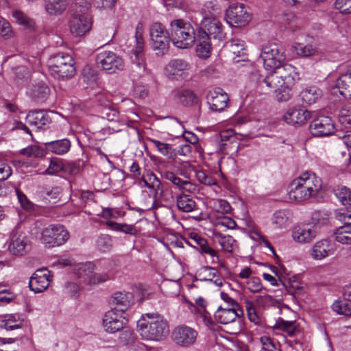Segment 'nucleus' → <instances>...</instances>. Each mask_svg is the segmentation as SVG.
Here are the masks:
<instances>
[{"instance_id":"f257e3e1","label":"nucleus","mask_w":351,"mask_h":351,"mask_svg":"<svg viewBox=\"0 0 351 351\" xmlns=\"http://www.w3.org/2000/svg\"><path fill=\"white\" fill-rule=\"evenodd\" d=\"M267 75L255 70L250 73V80L254 83L256 91L261 94L274 92L279 102L287 101L291 97V86L295 82V68L290 64L274 67Z\"/></svg>"},{"instance_id":"c03bdc74","label":"nucleus","mask_w":351,"mask_h":351,"mask_svg":"<svg viewBox=\"0 0 351 351\" xmlns=\"http://www.w3.org/2000/svg\"><path fill=\"white\" fill-rule=\"evenodd\" d=\"M146 177L147 181L149 182L151 189L155 191L154 197H157L158 195H162L163 193V188L160 179L157 178L154 173L149 171L146 174Z\"/></svg>"},{"instance_id":"774afa93","label":"nucleus","mask_w":351,"mask_h":351,"mask_svg":"<svg viewBox=\"0 0 351 351\" xmlns=\"http://www.w3.org/2000/svg\"><path fill=\"white\" fill-rule=\"evenodd\" d=\"M202 10L205 15L208 14L209 16H216V14L219 12L217 5L212 1L206 2Z\"/></svg>"},{"instance_id":"39448f33","label":"nucleus","mask_w":351,"mask_h":351,"mask_svg":"<svg viewBox=\"0 0 351 351\" xmlns=\"http://www.w3.org/2000/svg\"><path fill=\"white\" fill-rule=\"evenodd\" d=\"M48 66L51 74L59 80L71 79L76 73L73 58L64 52L52 55L48 60Z\"/></svg>"},{"instance_id":"2eb2a0df","label":"nucleus","mask_w":351,"mask_h":351,"mask_svg":"<svg viewBox=\"0 0 351 351\" xmlns=\"http://www.w3.org/2000/svg\"><path fill=\"white\" fill-rule=\"evenodd\" d=\"M317 234V227L311 224L295 226L292 233L293 239L299 243H310L315 239Z\"/></svg>"},{"instance_id":"4be33fe9","label":"nucleus","mask_w":351,"mask_h":351,"mask_svg":"<svg viewBox=\"0 0 351 351\" xmlns=\"http://www.w3.org/2000/svg\"><path fill=\"white\" fill-rule=\"evenodd\" d=\"M290 199L298 202H302L315 197L304 184L298 180L295 179L291 184V190L289 193Z\"/></svg>"},{"instance_id":"0eeeda50","label":"nucleus","mask_w":351,"mask_h":351,"mask_svg":"<svg viewBox=\"0 0 351 351\" xmlns=\"http://www.w3.org/2000/svg\"><path fill=\"white\" fill-rule=\"evenodd\" d=\"M226 19L231 26H245L251 20L250 9L243 3H233L226 10Z\"/></svg>"},{"instance_id":"bf43d9fd","label":"nucleus","mask_w":351,"mask_h":351,"mask_svg":"<svg viewBox=\"0 0 351 351\" xmlns=\"http://www.w3.org/2000/svg\"><path fill=\"white\" fill-rule=\"evenodd\" d=\"M119 339L121 342L124 344H130L135 342L136 340V335L133 330L125 329L120 334Z\"/></svg>"},{"instance_id":"5701e85b","label":"nucleus","mask_w":351,"mask_h":351,"mask_svg":"<svg viewBox=\"0 0 351 351\" xmlns=\"http://www.w3.org/2000/svg\"><path fill=\"white\" fill-rule=\"evenodd\" d=\"M210 97L208 98V103L213 111H221L228 105L229 97L225 92L220 88L210 93Z\"/></svg>"},{"instance_id":"7c9ffc66","label":"nucleus","mask_w":351,"mask_h":351,"mask_svg":"<svg viewBox=\"0 0 351 351\" xmlns=\"http://www.w3.org/2000/svg\"><path fill=\"white\" fill-rule=\"evenodd\" d=\"M69 5V0H45V8L51 15H60Z\"/></svg>"},{"instance_id":"b1692460","label":"nucleus","mask_w":351,"mask_h":351,"mask_svg":"<svg viewBox=\"0 0 351 351\" xmlns=\"http://www.w3.org/2000/svg\"><path fill=\"white\" fill-rule=\"evenodd\" d=\"M27 245V239L19 230H15L12 233V241L9 245V250L14 255H22L25 252Z\"/></svg>"},{"instance_id":"680f3d73","label":"nucleus","mask_w":351,"mask_h":351,"mask_svg":"<svg viewBox=\"0 0 351 351\" xmlns=\"http://www.w3.org/2000/svg\"><path fill=\"white\" fill-rule=\"evenodd\" d=\"M64 165L58 160V158H53L51 160L50 165L49 167L46 169L45 172L47 174H54L60 171L61 170H64Z\"/></svg>"},{"instance_id":"f704fd0d","label":"nucleus","mask_w":351,"mask_h":351,"mask_svg":"<svg viewBox=\"0 0 351 351\" xmlns=\"http://www.w3.org/2000/svg\"><path fill=\"white\" fill-rule=\"evenodd\" d=\"M336 86L344 97H351V73L342 74L337 80Z\"/></svg>"},{"instance_id":"c756f323","label":"nucleus","mask_w":351,"mask_h":351,"mask_svg":"<svg viewBox=\"0 0 351 351\" xmlns=\"http://www.w3.org/2000/svg\"><path fill=\"white\" fill-rule=\"evenodd\" d=\"M130 70L133 77H142L146 73V64L141 53L134 51Z\"/></svg>"},{"instance_id":"aec40b11","label":"nucleus","mask_w":351,"mask_h":351,"mask_svg":"<svg viewBox=\"0 0 351 351\" xmlns=\"http://www.w3.org/2000/svg\"><path fill=\"white\" fill-rule=\"evenodd\" d=\"M302 184H304L309 191L317 197L322 188V181L321 178L317 177L314 173L304 172L298 178Z\"/></svg>"},{"instance_id":"72a5a7b5","label":"nucleus","mask_w":351,"mask_h":351,"mask_svg":"<svg viewBox=\"0 0 351 351\" xmlns=\"http://www.w3.org/2000/svg\"><path fill=\"white\" fill-rule=\"evenodd\" d=\"M320 95L321 90L315 86L305 88L300 95L303 105L306 106L314 104Z\"/></svg>"},{"instance_id":"052dcab7","label":"nucleus","mask_w":351,"mask_h":351,"mask_svg":"<svg viewBox=\"0 0 351 351\" xmlns=\"http://www.w3.org/2000/svg\"><path fill=\"white\" fill-rule=\"evenodd\" d=\"M196 177L198 181L203 184L208 186L217 184L216 179L213 176L206 174L204 171L197 172Z\"/></svg>"},{"instance_id":"5fc2aeb1","label":"nucleus","mask_w":351,"mask_h":351,"mask_svg":"<svg viewBox=\"0 0 351 351\" xmlns=\"http://www.w3.org/2000/svg\"><path fill=\"white\" fill-rule=\"evenodd\" d=\"M335 218L341 223V226L351 225V210H339L335 211Z\"/></svg>"},{"instance_id":"09e8293b","label":"nucleus","mask_w":351,"mask_h":351,"mask_svg":"<svg viewBox=\"0 0 351 351\" xmlns=\"http://www.w3.org/2000/svg\"><path fill=\"white\" fill-rule=\"evenodd\" d=\"M82 76L84 82L91 84L97 82V72L91 66L86 65L82 69Z\"/></svg>"},{"instance_id":"49530a36","label":"nucleus","mask_w":351,"mask_h":351,"mask_svg":"<svg viewBox=\"0 0 351 351\" xmlns=\"http://www.w3.org/2000/svg\"><path fill=\"white\" fill-rule=\"evenodd\" d=\"M339 122L345 129H348V126L351 127V106H344L340 110Z\"/></svg>"},{"instance_id":"4d7b16f0","label":"nucleus","mask_w":351,"mask_h":351,"mask_svg":"<svg viewBox=\"0 0 351 351\" xmlns=\"http://www.w3.org/2000/svg\"><path fill=\"white\" fill-rule=\"evenodd\" d=\"M135 38L136 46L134 51L142 53L144 48V40L143 38V25L141 23H138L136 27Z\"/></svg>"},{"instance_id":"603ef678","label":"nucleus","mask_w":351,"mask_h":351,"mask_svg":"<svg viewBox=\"0 0 351 351\" xmlns=\"http://www.w3.org/2000/svg\"><path fill=\"white\" fill-rule=\"evenodd\" d=\"M0 35L5 39H9L14 36L10 23L2 17H0Z\"/></svg>"},{"instance_id":"2f4dec72","label":"nucleus","mask_w":351,"mask_h":351,"mask_svg":"<svg viewBox=\"0 0 351 351\" xmlns=\"http://www.w3.org/2000/svg\"><path fill=\"white\" fill-rule=\"evenodd\" d=\"M45 145L47 150L58 155L66 153L71 147L70 141L66 138L45 143Z\"/></svg>"},{"instance_id":"1a4fd4ad","label":"nucleus","mask_w":351,"mask_h":351,"mask_svg":"<svg viewBox=\"0 0 351 351\" xmlns=\"http://www.w3.org/2000/svg\"><path fill=\"white\" fill-rule=\"evenodd\" d=\"M261 57L265 66L269 68L282 66L285 59L284 51L274 43H269L263 47Z\"/></svg>"},{"instance_id":"13d9d810","label":"nucleus","mask_w":351,"mask_h":351,"mask_svg":"<svg viewBox=\"0 0 351 351\" xmlns=\"http://www.w3.org/2000/svg\"><path fill=\"white\" fill-rule=\"evenodd\" d=\"M90 7V4L87 0H75L74 12L73 14H88L87 11Z\"/></svg>"},{"instance_id":"20e7f679","label":"nucleus","mask_w":351,"mask_h":351,"mask_svg":"<svg viewBox=\"0 0 351 351\" xmlns=\"http://www.w3.org/2000/svg\"><path fill=\"white\" fill-rule=\"evenodd\" d=\"M173 44L180 49H187L197 41V36L191 24L182 19H174L169 25Z\"/></svg>"},{"instance_id":"473e14b6","label":"nucleus","mask_w":351,"mask_h":351,"mask_svg":"<svg viewBox=\"0 0 351 351\" xmlns=\"http://www.w3.org/2000/svg\"><path fill=\"white\" fill-rule=\"evenodd\" d=\"M12 16L16 22L29 32H33L36 28L35 21L29 17L26 14L20 10H15L12 12Z\"/></svg>"},{"instance_id":"de8ad7c7","label":"nucleus","mask_w":351,"mask_h":351,"mask_svg":"<svg viewBox=\"0 0 351 351\" xmlns=\"http://www.w3.org/2000/svg\"><path fill=\"white\" fill-rule=\"evenodd\" d=\"M164 178L167 180H169L174 185L184 189H186L188 186H192V184L190 182L182 180L171 171H165L164 173Z\"/></svg>"},{"instance_id":"69168bd1","label":"nucleus","mask_w":351,"mask_h":351,"mask_svg":"<svg viewBox=\"0 0 351 351\" xmlns=\"http://www.w3.org/2000/svg\"><path fill=\"white\" fill-rule=\"evenodd\" d=\"M14 73L17 80H27L30 77V72L25 66L21 65L15 67Z\"/></svg>"},{"instance_id":"cd10ccee","label":"nucleus","mask_w":351,"mask_h":351,"mask_svg":"<svg viewBox=\"0 0 351 351\" xmlns=\"http://www.w3.org/2000/svg\"><path fill=\"white\" fill-rule=\"evenodd\" d=\"M175 100L184 106H191L197 103V97L193 90L186 88L177 89L174 92Z\"/></svg>"},{"instance_id":"ea45409f","label":"nucleus","mask_w":351,"mask_h":351,"mask_svg":"<svg viewBox=\"0 0 351 351\" xmlns=\"http://www.w3.org/2000/svg\"><path fill=\"white\" fill-rule=\"evenodd\" d=\"M149 141L154 145L162 155L169 159H176V149H173L171 145L153 138Z\"/></svg>"},{"instance_id":"4468645a","label":"nucleus","mask_w":351,"mask_h":351,"mask_svg":"<svg viewBox=\"0 0 351 351\" xmlns=\"http://www.w3.org/2000/svg\"><path fill=\"white\" fill-rule=\"evenodd\" d=\"M26 121L38 130H46L51 123L49 112L43 110H32L26 116Z\"/></svg>"},{"instance_id":"6ab92c4d","label":"nucleus","mask_w":351,"mask_h":351,"mask_svg":"<svg viewBox=\"0 0 351 351\" xmlns=\"http://www.w3.org/2000/svg\"><path fill=\"white\" fill-rule=\"evenodd\" d=\"M243 314V311L241 307L223 308L219 306L215 313V318L221 324H228L234 322L237 317L242 316Z\"/></svg>"},{"instance_id":"a18cd8bd","label":"nucleus","mask_w":351,"mask_h":351,"mask_svg":"<svg viewBox=\"0 0 351 351\" xmlns=\"http://www.w3.org/2000/svg\"><path fill=\"white\" fill-rule=\"evenodd\" d=\"M339 201L343 206H351V189L346 186L339 187L335 192Z\"/></svg>"},{"instance_id":"4c0bfd02","label":"nucleus","mask_w":351,"mask_h":351,"mask_svg":"<svg viewBox=\"0 0 351 351\" xmlns=\"http://www.w3.org/2000/svg\"><path fill=\"white\" fill-rule=\"evenodd\" d=\"M178 208L184 213H189L197 209L195 200L189 195H181L177 197Z\"/></svg>"},{"instance_id":"6e6552de","label":"nucleus","mask_w":351,"mask_h":351,"mask_svg":"<svg viewBox=\"0 0 351 351\" xmlns=\"http://www.w3.org/2000/svg\"><path fill=\"white\" fill-rule=\"evenodd\" d=\"M96 63L102 70L109 73H116L124 68L121 57L110 51H102L96 57Z\"/></svg>"},{"instance_id":"58836bf2","label":"nucleus","mask_w":351,"mask_h":351,"mask_svg":"<svg viewBox=\"0 0 351 351\" xmlns=\"http://www.w3.org/2000/svg\"><path fill=\"white\" fill-rule=\"evenodd\" d=\"M189 64L184 60L175 59L171 60L165 67V71L168 75H177L179 73L187 70Z\"/></svg>"},{"instance_id":"79ce46f5","label":"nucleus","mask_w":351,"mask_h":351,"mask_svg":"<svg viewBox=\"0 0 351 351\" xmlns=\"http://www.w3.org/2000/svg\"><path fill=\"white\" fill-rule=\"evenodd\" d=\"M106 224L113 230L120 231L130 235H136L138 233V230L134 225L119 223L113 221H108L106 222Z\"/></svg>"},{"instance_id":"c85d7f7f","label":"nucleus","mask_w":351,"mask_h":351,"mask_svg":"<svg viewBox=\"0 0 351 351\" xmlns=\"http://www.w3.org/2000/svg\"><path fill=\"white\" fill-rule=\"evenodd\" d=\"M49 88L44 82H38L32 84L29 90V95L33 100L37 103L44 102L49 95Z\"/></svg>"},{"instance_id":"864d4df0","label":"nucleus","mask_w":351,"mask_h":351,"mask_svg":"<svg viewBox=\"0 0 351 351\" xmlns=\"http://www.w3.org/2000/svg\"><path fill=\"white\" fill-rule=\"evenodd\" d=\"M168 32H169V29L167 30L165 25L159 22L152 23L149 28L150 38L158 37L162 35V33Z\"/></svg>"},{"instance_id":"7ed1b4c3","label":"nucleus","mask_w":351,"mask_h":351,"mask_svg":"<svg viewBox=\"0 0 351 351\" xmlns=\"http://www.w3.org/2000/svg\"><path fill=\"white\" fill-rule=\"evenodd\" d=\"M140 335L145 339L160 341L169 332L167 322L158 313H145L137 322Z\"/></svg>"},{"instance_id":"a19ab883","label":"nucleus","mask_w":351,"mask_h":351,"mask_svg":"<svg viewBox=\"0 0 351 351\" xmlns=\"http://www.w3.org/2000/svg\"><path fill=\"white\" fill-rule=\"evenodd\" d=\"M329 245L326 241L317 242L312 250V256L315 259L320 260L328 256Z\"/></svg>"},{"instance_id":"dca6fc26","label":"nucleus","mask_w":351,"mask_h":351,"mask_svg":"<svg viewBox=\"0 0 351 351\" xmlns=\"http://www.w3.org/2000/svg\"><path fill=\"white\" fill-rule=\"evenodd\" d=\"M134 295L130 292L119 291L114 293L110 300L111 306H114V309L124 313L134 304Z\"/></svg>"},{"instance_id":"9b49d317","label":"nucleus","mask_w":351,"mask_h":351,"mask_svg":"<svg viewBox=\"0 0 351 351\" xmlns=\"http://www.w3.org/2000/svg\"><path fill=\"white\" fill-rule=\"evenodd\" d=\"M197 332L193 328L182 325L175 328L172 333L173 341L183 347L193 345L196 340Z\"/></svg>"},{"instance_id":"423d86ee","label":"nucleus","mask_w":351,"mask_h":351,"mask_svg":"<svg viewBox=\"0 0 351 351\" xmlns=\"http://www.w3.org/2000/svg\"><path fill=\"white\" fill-rule=\"evenodd\" d=\"M69 238V233L63 225L51 224L45 228L41 234L43 243L48 247L63 245Z\"/></svg>"},{"instance_id":"3c124183","label":"nucleus","mask_w":351,"mask_h":351,"mask_svg":"<svg viewBox=\"0 0 351 351\" xmlns=\"http://www.w3.org/2000/svg\"><path fill=\"white\" fill-rule=\"evenodd\" d=\"M127 322L125 319H121L120 320H117V322H110L108 324H103V325L108 332L114 333L123 329Z\"/></svg>"},{"instance_id":"393cba45","label":"nucleus","mask_w":351,"mask_h":351,"mask_svg":"<svg viewBox=\"0 0 351 351\" xmlns=\"http://www.w3.org/2000/svg\"><path fill=\"white\" fill-rule=\"evenodd\" d=\"M189 239L194 243L193 247L197 249L201 253L208 254L212 257L217 255V252L209 245L207 240L197 233H190Z\"/></svg>"},{"instance_id":"f8f14e48","label":"nucleus","mask_w":351,"mask_h":351,"mask_svg":"<svg viewBox=\"0 0 351 351\" xmlns=\"http://www.w3.org/2000/svg\"><path fill=\"white\" fill-rule=\"evenodd\" d=\"M95 265L90 262L80 264L77 269L76 274L81 281L86 285H95L104 282L107 279L106 275L101 276L94 272Z\"/></svg>"},{"instance_id":"a878e982","label":"nucleus","mask_w":351,"mask_h":351,"mask_svg":"<svg viewBox=\"0 0 351 351\" xmlns=\"http://www.w3.org/2000/svg\"><path fill=\"white\" fill-rule=\"evenodd\" d=\"M98 112L103 119L110 121H117L119 119V112L116 106L110 101L104 99L98 106Z\"/></svg>"},{"instance_id":"37998d69","label":"nucleus","mask_w":351,"mask_h":351,"mask_svg":"<svg viewBox=\"0 0 351 351\" xmlns=\"http://www.w3.org/2000/svg\"><path fill=\"white\" fill-rule=\"evenodd\" d=\"M214 236L217 239L218 242L221 246L222 249L228 252H232L234 250V244L236 241L231 236L223 235L221 232H214Z\"/></svg>"},{"instance_id":"8fccbe9b","label":"nucleus","mask_w":351,"mask_h":351,"mask_svg":"<svg viewBox=\"0 0 351 351\" xmlns=\"http://www.w3.org/2000/svg\"><path fill=\"white\" fill-rule=\"evenodd\" d=\"M199 276L202 277L203 280L213 281V278L219 276L218 271L210 266H204L200 268Z\"/></svg>"},{"instance_id":"0e129e2a","label":"nucleus","mask_w":351,"mask_h":351,"mask_svg":"<svg viewBox=\"0 0 351 351\" xmlns=\"http://www.w3.org/2000/svg\"><path fill=\"white\" fill-rule=\"evenodd\" d=\"M288 219V217L284 210H277L274 214L273 223L278 228H281Z\"/></svg>"},{"instance_id":"ddd939ff","label":"nucleus","mask_w":351,"mask_h":351,"mask_svg":"<svg viewBox=\"0 0 351 351\" xmlns=\"http://www.w3.org/2000/svg\"><path fill=\"white\" fill-rule=\"evenodd\" d=\"M309 130L315 136H327L334 133L335 125L330 117H321L311 122Z\"/></svg>"},{"instance_id":"bb28decb","label":"nucleus","mask_w":351,"mask_h":351,"mask_svg":"<svg viewBox=\"0 0 351 351\" xmlns=\"http://www.w3.org/2000/svg\"><path fill=\"white\" fill-rule=\"evenodd\" d=\"M163 34L156 38H151L153 49L158 56H164L169 51V42L171 40L170 32L162 33Z\"/></svg>"},{"instance_id":"a211bd4d","label":"nucleus","mask_w":351,"mask_h":351,"mask_svg":"<svg viewBox=\"0 0 351 351\" xmlns=\"http://www.w3.org/2000/svg\"><path fill=\"white\" fill-rule=\"evenodd\" d=\"M343 299L335 301L332 308L339 315H351V285L343 288Z\"/></svg>"},{"instance_id":"c9c22d12","label":"nucleus","mask_w":351,"mask_h":351,"mask_svg":"<svg viewBox=\"0 0 351 351\" xmlns=\"http://www.w3.org/2000/svg\"><path fill=\"white\" fill-rule=\"evenodd\" d=\"M274 328L286 332L289 337H294L299 331L295 321H285L278 318Z\"/></svg>"},{"instance_id":"e433bc0d","label":"nucleus","mask_w":351,"mask_h":351,"mask_svg":"<svg viewBox=\"0 0 351 351\" xmlns=\"http://www.w3.org/2000/svg\"><path fill=\"white\" fill-rule=\"evenodd\" d=\"M335 240L340 243L351 244V225L340 226L334 232Z\"/></svg>"},{"instance_id":"412c9836","label":"nucleus","mask_w":351,"mask_h":351,"mask_svg":"<svg viewBox=\"0 0 351 351\" xmlns=\"http://www.w3.org/2000/svg\"><path fill=\"white\" fill-rule=\"evenodd\" d=\"M49 285V275L44 270H37L30 278L29 287L35 293H41Z\"/></svg>"},{"instance_id":"338daca9","label":"nucleus","mask_w":351,"mask_h":351,"mask_svg":"<svg viewBox=\"0 0 351 351\" xmlns=\"http://www.w3.org/2000/svg\"><path fill=\"white\" fill-rule=\"evenodd\" d=\"M312 220L315 225L326 224L328 221L327 215L320 210H315L312 213Z\"/></svg>"},{"instance_id":"f03ea898","label":"nucleus","mask_w":351,"mask_h":351,"mask_svg":"<svg viewBox=\"0 0 351 351\" xmlns=\"http://www.w3.org/2000/svg\"><path fill=\"white\" fill-rule=\"evenodd\" d=\"M226 36L221 21L216 16H204L197 34V56L207 58L211 53V39L221 41Z\"/></svg>"},{"instance_id":"6e6d98bb","label":"nucleus","mask_w":351,"mask_h":351,"mask_svg":"<svg viewBox=\"0 0 351 351\" xmlns=\"http://www.w3.org/2000/svg\"><path fill=\"white\" fill-rule=\"evenodd\" d=\"M21 154L27 157H41L44 154L43 149L36 145L29 146L21 151Z\"/></svg>"},{"instance_id":"9d476101","label":"nucleus","mask_w":351,"mask_h":351,"mask_svg":"<svg viewBox=\"0 0 351 351\" xmlns=\"http://www.w3.org/2000/svg\"><path fill=\"white\" fill-rule=\"evenodd\" d=\"M92 19L89 14H72L69 20V28L72 34L82 36L90 31Z\"/></svg>"},{"instance_id":"e2e57ef3","label":"nucleus","mask_w":351,"mask_h":351,"mask_svg":"<svg viewBox=\"0 0 351 351\" xmlns=\"http://www.w3.org/2000/svg\"><path fill=\"white\" fill-rule=\"evenodd\" d=\"M335 7L342 14H351V0H336Z\"/></svg>"},{"instance_id":"f3484780","label":"nucleus","mask_w":351,"mask_h":351,"mask_svg":"<svg viewBox=\"0 0 351 351\" xmlns=\"http://www.w3.org/2000/svg\"><path fill=\"white\" fill-rule=\"evenodd\" d=\"M311 113L304 108L289 109L284 115V120L290 125L301 126L310 119Z\"/></svg>"}]
</instances>
